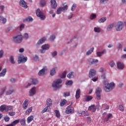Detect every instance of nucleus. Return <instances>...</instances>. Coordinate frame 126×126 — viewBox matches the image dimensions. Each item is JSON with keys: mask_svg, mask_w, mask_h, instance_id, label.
I'll return each mask as SVG.
<instances>
[{"mask_svg": "<svg viewBox=\"0 0 126 126\" xmlns=\"http://www.w3.org/2000/svg\"><path fill=\"white\" fill-rule=\"evenodd\" d=\"M38 75H44L45 74V68H43L41 70H40L38 73Z\"/></svg>", "mask_w": 126, "mask_h": 126, "instance_id": "nucleus-37", "label": "nucleus"}, {"mask_svg": "<svg viewBox=\"0 0 126 126\" xmlns=\"http://www.w3.org/2000/svg\"><path fill=\"white\" fill-rule=\"evenodd\" d=\"M57 69H58L57 67L53 68L50 71V75L52 76L55 75L56 74V70H57Z\"/></svg>", "mask_w": 126, "mask_h": 126, "instance_id": "nucleus-23", "label": "nucleus"}, {"mask_svg": "<svg viewBox=\"0 0 126 126\" xmlns=\"http://www.w3.org/2000/svg\"><path fill=\"white\" fill-rule=\"evenodd\" d=\"M49 108H50V106H46L44 109L41 111L42 114H44V113H46L47 112H49L50 110L49 109Z\"/></svg>", "mask_w": 126, "mask_h": 126, "instance_id": "nucleus-32", "label": "nucleus"}, {"mask_svg": "<svg viewBox=\"0 0 126 126\" xmlns=\"http://www.w3.org/2000/svg\"><path fill=\"white\" fill-rule=\"evenodd\" d=\"M119 110L121 112H124V111H125V107H124V105L121 104L119 105Z\"/></svg>", "mask_w": 126, "mask_h": 126, "instance_id": "nucleus-50", "label": "nucleus"}, {"mask_svg": "<svg viewBox=\"0 0 126 126\" xmlns=\"http://www.w3.org/2000/svg\"><path fill=\"white\" fill-rule=\"evenodd\" d=\"M115 28L117 31H121L124 28V23L122 22H119L116 25Z\"/></svg>", "mask_w": 126, "mask_h": 126, "instance_id": "nucleus-9", "label": "nucleus"}, {"mask_svg": "<svg viewBox=\"0 0 126 126\" xmlns=\"http://www.w3.org/2000/svg\"><path fill=\"white\" fill-rule=\"evenodd\" d=\"M6 73V68H4L0 73V77H3Z\"/></svg>", "mask_w": 126, "mask_h": 126, "instance_id": "nucleus-28", "label": "nucleus"}, {"mask_svg": "<svg viewBox=\"0 0 126 126\" xmlns=\"http://www.w3.org/2000/svg\"><path fill=\"white\" fill-rule=\"evenodd\" d=\"M46 5V1L45 0H41L40 1V6L41 7H44Z\"/></svg>", "mask_w": 126, "mask_h": 126, "instance_id": "nucleus-44", "label": "nucleus"}, {"mask_svg": "<svg viewBox=\"0 0 126 126\" xmlns=\"http://www.w3.org/2000/svg\"><path fill=\"white\" fill-rule=\"evenodd\" d=\"M20 124L22 126H26V120L25 119H22L20 121Z\"/></svg>", "mask_w": 126, "mask_h": 126, "instance_id": "nucleus-40", "label": "nucleus"}, {"mask_svg": "<svg viewBox=\"0 0 126 126\" xmlns=\"http://www.w3.org/2000/svg\"><path fill=\"white\" fill-rule=\"evenodd\" d=\"M113 27H114V24L109 25L107 28V31H111L113 29Z\"/></svg>", "mask_w": 126, "mask_h": 126, "instance_id": "nucleus-34", "label": "nucleus"}, {"mask_svg": "<svg viewBox=\"0 0 126 126\" xmlns=\"http://www.w3.org/2000/svg\"><path fill=\"white\" fill-rule=\"evenodd\" d=\"M109 64L111 66V67H114V66L115 65V63L114 62V61H111L110 63H109Z\"/></svg>", "mask_w": 126, "mask_h": 126, "instance_id": "nucleus-59", "label": "nucleus"}, {"mask_svg": "<svg viewBox=\"0 0 126 126\" xmlns=\"http://www.w3.org/2000/svg\"><path fill=\"white\" fill-rule=\"evenodd\" d=\"M13 92H14V90L12 89V90H8L7 92H6V95H11V94H12V93H13Z\"/></svg>", "mask_w": 126, "mask_h": 126, "instance_id": "nucleus-35", "label": "nucleus"}, {"mask_svg": "<svg viewBox=\"0 0 126 126\" xmlns=\"http://www.w3.org/2000/svg\"><path fill=\"white\" fill-rule=\"evenodd\" d=\"M13 40L14 43L20 44V43H21L23 40V36H22L21 33H19L13 37Z\"/></svg>", "mask_w": 126, "mask_h": 126, "instance_id": "nucleus-1", "label": "nucleus"}, {"mask_svg": "<svg viewBox=\"0 0 126 126\" xmlns=\"http://www.w3.org/2000/svg\"><path fill=\"white\" fill-rule=\"evenodd\" d=\"M114 87H115V83H111L110 84L107 83V84H105V86L104 87V89L106 91V92H110L111 90H112V89H114Z\"/></svg>", "mask_w": 126, "mask_h": 126, "instance_id": "nucleus-2", "label": "nucleus"}, {"mask_svg": "<svg viewBox=\"0 0 126 126\" xmlns=\"http://www.w3.org/2000/svg\"><path fill=\"white\" fill-rule=\"evenodd\" d=\"M68 6L67 5L64 6L63 7H60L57 10L56 13L57 14H61L62 11H65V10H67Z\"/></svg>", "mask_w": 126, "mask_h": 126, "instance_id": "nucleus-6", "label": "nucleus"}, {"mask_svg": "<svg viewBox=\"0 0 126 126\" xmlns=\"http://www.w3.org/2000/svg\"><path fill=\"white\" fill-rule=\"evenodd\" d=\"M89 111H90V112H92L93 113H94V112H96V110H97V107L95 105H91L88 108Z\"/></svg>", "mask_w": 126, "mask_h": 126, "instance_id": "nucleus-12", "label": "nucleus"}, {"mask_svg": "<svg viewBox=\"0 0 126 126\" xmlns=\"http://www.w3.org/2000/svg\"><path fill=\"white\" fill-rule=\"evenodd\" d=\"M20 121L19 119L18 120H16L15 121H14L13 122L11 123V124L14 126H16V125H17V124H18L19 123Z\"/></svg>", "mask_w": 126, "mask_h": 126, "instance_id": "nucleus-45", "label": "nucleus"}, {"mask_svg": "<svg viewBox=\"0 0 126 126\" xmlns=\"http://www.w3.org/2000/svg\"><path fill=\"white\" fill-rule=\"evenodd\" d=\"M34 120V117L33 116L31 115L28 117L27 120V123L28 124H30L31 122H32Z\"/></svg>", "mask_w": 126, "mask_h": 126, "instance_id": "nucleus-24", "label": "nucleus"}, {"mask_svg": "<svg viewBox=\"0 0 126 126\" xmlns=\"http://www.w3.org/2000/svg\"><path fill=\"white\" fill-rule=\"evenodd\" d=\"M76 8V4H73L71 7V10H72V11H73L75 10Z\"/></svg>", "mask_w": 126, "mask_h": 126, "instance_id": "nucleus-58", "label": "nucleus"}, {"mask_svg": "<svg viewBox=\"0 0 126 126\" xmlns=\"http://www.w3.org/2000/svg\"><path fill=\"white\" fill-rule=\"evenodd\" d=\"M54 112L56 114V118L60 119V118H61V113H60V111H59L58 110H55Z\"/></svg>", "mask_w": 126, "mask_h": 126, "instance_id": "nucleus-25", "label": "nucleus"}, {"mask_svg": "<svg viewBox=\"0 0 126 126\" xmlns=\"http://www.w3.org/2000/svg\"><path fill=\"white\" fill-rule=\"evenodd\" d=\"M8 115L11 117H13V116H15V112H9Z\"/></svg>", "mask_w": 126, "mask_h": 126, "instance_id": "nucleus-62", "label": "nucleus"}, {"mask_svg": "<svg viewBox=\"0 0 126 126\" xmlns=\"http://www.w3.org/2000/svg\"><path fill=\"white\" fill-rule=\"evenodd\" d=\"M36 15L38 17H40L41 20H44L46 18V16L44 15V13H43V12H42L39 8L36 10Z\"/></svg>", "mask_w": 126, "mask_h": 126, "instance_id": "nucleus-4", "label": "nucleus"}, {"mask_svg": "<svg viewBox=\"0 0 126 126\" xmlns=\"http://www.w3.org/2000/svg\"><path fill=\"white\" fill-rule=\"evenodd\" d=\"M87 123H88L89 124H90L91 123V121H92V119L91 118V117H87Z\"/></svg>", "mask_w": 126, "mask_h": 126, "instance_id": "nucleus-63", "label": "nucleus"}, {"mask_svg": "<svg viewBox=\"0 0 126 126\" xmlns=\"http://www.w3.org/2000/svg\"><path fill=\"white\" fill-rule=\"evenodd\" d=\"M13 108V106H7L6 105V111H11Z\"/></svg>", "mask_w": 126, "mask_h": 126, "instance_id": "nucleus-48", "label": "nucleus"}, {"mask_svg": "<svg viewBox=\"0 0 126 126\" xmlns=\"http://www.w3.org/2000/svg\"><path fill=\"white\" fill-rule=\"evenodd\" d=\"M95 74H96V71L92 69L90 70V72L89 73V77H90V78H91L94 76H95Z\"/></svg>", "mask_w": 126, "mask_h": 126, "instance_id": "nucleus-13", "label": "nucleus"}, {"mask_svg": "<svg viewBox=\"0 0 126 126\" xmlns=\"http://www.w3.org/2000/svg\"><path fill=\"white\" fill-rule=\"evenodd\" d=\"M94 51V48H91L87 53V56H89L91 54H92V52Z\"/></svg>", "mask_w": 126, "mask_h": 126, "instance_id": "nucleus-42", "label": "nucleus"}, {"mask_svg": "<svg viewBox=\"0 0 126 126\" xmlns=\"http://www.w3.org/2000/svg\"><path fill=\"white\" fill-rule=\"evenodd\" d=\"M0 21H1L3 24H4L6 22V19L2 16H0Z\"/></svg>", "mask_w": 126, "mask_h": 126, "instance_id": "nucleus-41", "label": "nucleus"}, {"mask_svg": "<svg viewBox=\"0 0 126 126\" xmlns=\"http://www.w3.org/2000/svg\"><path fill=\"white\" fill-rule=\"evenodd\" d=\"M46 41V38L45 37H43L41 39H39V41L36 44V46L38 47V46H40V45H42L44 42Z\"/></svg>", "mask_w": 126, "mask_h": 126, "instance_id": "nucleus-17", "label": "nucleus"}, {"mask_svg": "<svg viewBox=\"0 0 126 126\" xmlns=\"http://www.w3.org/2000/svg\"><path fill=\"white\" fill-rule=\"evenodd\" d=\"M95 18H96V14H92L90 16V19L92 20L93 19H95Z\"/></svg>", "mask_w": 126, "mask_h": 126, "instance_id": "nucleus-53", "label": "nucleus"}, {"mask_svg": "<svg viewBox=\"0 0 126 126\" xmlns=\"http://www.w3.org/2000/svg\"><path fill=\"white\" fill-rule=\"evenodd\" d=\"M33 59L34 61H38L39 60V57L38 55H35L33 57Z\"/></svg>", "mask_w": 126, "mask_h": 126, "instance_id": "nucleus-64", "label": "nucleus"}, {"mask_svg": "<svg viewBox=\"0 0 126 126\" xmlns=\"http://www.w3.org/2000/svg\"><path fill=\"white\" fill-rule=\"evenodd\" d=\"M19 4L21 6L24 7L25 9L28 7V6H27V3L24 0H20Z\"/></svg>", "mask_w": 126, "mask_h": 126, "instance_id": "nucleus-11", "label": "nucleus"}, {"mask_svg": "<svg viewBox=\"0 0 126 126\" xmlns=\"http://www.w3.org/2000/svg\"><path fill=\"white\" fill-rule=\"evenodd\" d=\"M30 96H34V94H36V87H34L32 88L30 92Z\"/></svg>", "mask_w": 126, "mask_h": 126, "instance_id": "nucleus-14", "label": "nucleus"}, {"mask_svg": "<svg viewBox=\"0 0 126 126\" xmlns=\"http://www.w3.org/2000/svg\"><path fill=\"white\" fill-rule=\"evenodd\" d=\"M73 83L72 81L68 80L66 82L65 84L66 85H72Z\"/></svg>", "mask_w": 126, "mask_h": 126, "instance_id": "nucleus-52", "label": "nucleus"}, {"mask_svg": "<svg viewBox=\"0 0 126 126\" xmlns=\"http://www.w3.org/2000/svg\"><path fill=\"white\" fill-rule=\"evenodd\" d=\"M50 2L51 3V7L53 9L57 8V6H58V4H57V1L56 0H51Z\"/></svg>", "mask_w": 126, "mask_h": 126, "instance_id": "nucleus-16", "label": "nucleus"}, {"mask_svg": "<svg viewBox=\"0 0 126 126\" xmlns=\"http://www.w3.org/2000/svg\"><path fill=\"white\" fill-rule=\"evenodd\" d=\"M27 57H25L24 55H20L18 57V63H24L27 62Z\"/></svg>", "mask_w": 126, "mask_h": 126, "instance_id": "nucleus-5", "label": "nucleus"}, {"mask_svg": "<svg viewBox=\"0 0 126 126\" xmlns=\"http://www.w3.org/2000/svg\"><path fill=\"white\" fill-rule=\"evenodd\" d=\"M42 49L40 50L41 53L44 54L46 50L50 49V46L48 44H44L41 46Z\"/></svg>", "mask_w": 126, "mask_h": 126, "instance_id": "nucleus-10", "label": "nucleus"}, {"mask_svg": "<svg viewBox=\"0 0 126 126\" xmlns=\"http://www.w3.org/2000/svg\"><path fill=\"white\" fill-rule=\"evenodd\" d=\"M63 95L64 97H68V96H70V93L68 92H67L64 93L63 94Z\"/></svg>", "mask_w": 126, "mask_h": 126, "instance_id": "nucleus-54", "label": "nucleus"}, {"mask_svg": "<svg viewBox=\"0 0 126 126\" xmlns=\"http://www.w3.org/2000/svg\"><path fill=\"white\" fill-rule=\"evenodd\" d=\"M67 77H68V78H73V77H74V76L73 75V72H70V73H69L67 75Z\"/></svg>", "mask_w": 126, "mask_h": 126, "instance_id": "nucleus-38", "label": "nucleus"}, {"mask_svg": "<svg viewBox=\"0 0 126 126\" xmlns=\"http://www.w3.org/2000/svg\"><path fill=\"white\" fill-rule=\"evenodd\" d=\"M98 61L97 59H93V61L90 63V64H93L95 63H98Z\"/></svg>", "mask_w": 126, "mask_h": 126, "instance_id": "nucleus-55", "label": "nucleus"}, {"mask_svg": "<svg viewBox=\"0 0 126 126\" xmlns=\"http://www.w3.org/2000/svg\"><path fill=\"white\" fill-rule=\"evenodd\" d=\"M29 38V36L28 35V33H26L24 35V38L25 39V40H27Z\"/></svg>", "mask_w": 126, "mask_h": 126, "instance_id": "nucleus-60", "label": "nucleus"}, {"mask_svg": "<svg viewBox=\"0 0 126 126\" xmlns=\"http://www.w3.org/2000/svg\"><path fill=\"white\" fill-rule=\"evenodd\" d=\"M117 67L119 69H123V68H125V65L122 63L118 62L117 63Z\"/></svg>", "mask_w": 126, "mask_h": 126, "instance_id": "nucleus-20", "label": "nucleus"}, {"mask_svg": "<svg viewBox=\"0 0 126 126\" xmlns=\"http://www.w3.org/2000/svg\"><path fill=\"white\" fill-rule=\"evenodd\" d=\"M105 52H106V50H105L102 51L97 52L96 53L97 57H101V56L103 55V54H104Z\"/></svg>", "mask_w": 126, "mask_h": 126, "instance_id": "nucleus-33", "label": "nucleus"}, {"mask_svg": "<svg viewBox=\"0 0 126 126\" xmlns=\"http://www.w3.org/2000/svg\"><path fill=\"white\" fill-rule=\"evenodd\" d=\"M28 99H26L24 102L23 104V109H24V110H26V109H27V107H28Z\"/></svg>", "mask_w": 126, "mask_h": 126, "instance_id": "nucleus-19", "label": "nucleus"}, {"mask_svg": "<svg viewBox=\"0 0 126 126\" xmlns=\"http://www.w3.org/2000/svg\"><path fill=\"white\" fill-rule=\"evenodd\" d=\"M86 102H89L93 99V97L90 95H86L84 96Z\"/></svg>", "mask_w": 126, "mask_h": 126, "instance_id": "nucleus-21", "label": "nucleus"}, {"mask_svg": "<svg viewBox=\"0 0 126 126\" xmlns=\"http://www.w3.org/2000/svg\"><path fill=\"white\" fill-rule=\"evenodd\" d=\"M94 31L96 33H100L101 32V30L100 29V28L94 27Z\"/></svg>", "mask_w": 126, "mask_h": 126, "instance_id": "nucleus-46", "label": "nucleus"}, {"mask_svg": "<svg viewBox=\"0 0 126 126\" xmlns=\"http://www.w3.org/2000/svg\"><path fill=\"white\" fill-rule=\"evenodd\" d=\"M80 114H81V116H84V117H87V116H89V114L87 111H82L81 113H80Z\"/></svg>", "mask_w": 126, "mask_h": 126, "instance_id": "nucleus-29", "label": "nucleus"}, {"mask_svg": "<svg viewBox=\"0 0 126 126\" xmlns=\"http://www.w3.org/2000/svg\"><path fill=\"white\" fill-rule=\"evenodd\" d=\"M102 90L100 88H97L95 91L96 98L97 100H101V92Z\"/></svg>", "mask_w": 126, "mask_h": 126, "instance_id": "nucleus-8", "label": "nucleus"}, {"mask_svg": "<svg viewBox=\"0 0 126 126\" xmlns=\"http://www.w3.org/2000/svg\"><path fill=\"white\" fill-rule=\"evenodd\" d=\"M74 108L72 107L71 105H69L67 107L65 113L67 115H69L70 114H74Z\"/></svg>", "mask_w": 126, "mask_h": 126, "instance_id": "nucleus-7", "label": "nucleus"}, {"mask_svg": "<svg viewBox=\"0 0 126 126\" xmlns=\"http://www.w3.org/2000/svg\"><path fill=\"white\" fill-rule=\"evenodd\" d=\"M4 120L5 122H9V120H10V118H9L8 116H6L4 118Z\"/></svg>", "mask_w": 126, "mask_h": 126, "instance_id": "nucleus-56", "label": "nucleus"}, {"mask_svg": "<svg viewBox=\"0 0 126 126\" xmlns=\"http://www.w3.org/2000/svg\"><path fill=\"white\" fill-rule=\"evenodd\" d=\"M109 0H100V3H103V4H105V3H107L108 2Z\"/></svg>", "mask_w": 126, "mask_h": 126, "instance_id": "nucleus-57", "label": "nucleus"}, {"mask_svg": "<svg viewBox=\"0 0 126 126\" xmlns=\"http://www.w3.org/2000/svg\"><path fill=\"white\" fill-rule=\"evenodd\" d=\"M62 82L63 81H62V79H58L53 82L52 84V87H53L54 88H60L62 86L59 87V85L61 84V83H62Z\"/></svg>", "mask_w": 126, "mask_h": 126, "instance_id": "nucleus-3", "label": "nucleus"}, {"mask_svg": "<svg viewBox=\"0 0 126 126\" xmlns=\"http://www.w3.org/2000/svg\"><path fill=\"white\" fill-rule=\"evenodd\" d=\"M81 94V92L80 91V89H78L76 91V94H75L76 99H79V98H80Z\"/></svg>", "mask_w": 126, "mask_h": 126, "instance_id": "nucleus-18", "label": "nucleus"}, {"mask_svg": "<svg viewBox=\"0 0 126 126\" xmlns=\"http://www.w3.org/2000/svg\"><path fill=\"white\" fill-rule=\"evenodd\" d=\"M24 21L25 22H32L33 21V18H32L31 17H28L26 18Z\"/></svg>", "mask_w": 126, "mask_h": 126, "instance_id": "nucleus-31", "label": "nucleus"}, {"mask_svg": "<svg viewBox=\"0 0 126 126\" xmlns=\"http://www.w3.org/2000/svg\"><path fill=\"white\" fill-rule=\"evenodd\" d=\"M55 39H56V35H51L50 37V40H51V41H54Z\"/></svg>", "mask_w": 126, "mask_h": 126, "instance_id": "nucleus-61", "label": "nucleus"}, {"mask_svg": "<svg viewBox=\"0 0 126 126\" xmlns=\"http://www.w3.org/2000/svg\"><path fill=\"white\" fill-rule=\"evenodd\" d=\"M65 104H66V100H65V99H63V100L60 102V106H61V107H63V106H64V105H65Z\"/></svg>", "mask_w": 126, "mask_h": 126, "instance_id": "nucleus-43", "label": "nucleus"}, {"mask_svg": "<svg viewBox=\"0 0 126 126\" xmlns=\"http://www.w3.org/2000/svg\"><path fill=\"white\" fill-rule=\"evenodd\" d=\"M66 76V71H64L62 74L60 76V77L61 78H65V77Z\"/></svg>", "mask_w": 126, "mask_h": 126, "instance_id": "nucleus-49", "label": "nucleus"}, {"mask_svg": "<svg viewBox=\"0 0 126 126\" xmlns=\"http://www.w3.org/2000/svg\"><path fill=\"white\" fill-rule=\"evenodd\" d=\"M32 110H33V107H30L28 109H27L26 111V112H25L26 115H29L30 113H31V112H32Z\"/></svg>", "mask_w": 126, "mask_h": 126, "instance_id": "nucleus-30", "label": "nucleus"}, {"mask_svg": "<svg viewBox=\"0 0 126 126\" xmlns=\"http://www.w3.org/2000/svg\"><path fill=\"white\" fill-rule=\"evenodd\" d=\"M102 108L104 111H106V110H109L110 109V106L107 104H103L102 105Z\"/></svg>", "mask_w": 126, "mask_h": 126, "instance_id": "nucleus-39", "label": "nucleus"}, {"mask_svg": "<svg viewBox=\"0 0 126 126\" xmlns=\"http://www.w3.org/2000/svg\"><path fill=\"white\" fill-rule=\"evenodd\" d=\"M6 90V87H3L0 90V96H2Z\"/></svg>", "mask_w": 126, "mask_h": 126, "instance_id": "nucleus-26", "label": "nucleus"}, {"mask_svg": "<svg viewBox=\"0 0 126 126\" xmlns=\"http://www.w3.org/2000/svg\"><path fill=\"white\" fill-rule=\"evenodd\" d=\"M46 105L50 107L53 105V100L50 98H48L46 100Z\"/></svg>", "mask_w": 126, "mask_h": 126, "instance_id": "nucleus-22", "label": "nucleus"}, {"mask_svg": "<svg viewBox=\"0 0 126 126\" xmlns=\"http://www.w3.org/2000/svg\"><path fill=\"white\" fill-rule=\"evenodd\" d=\"M106 20H107V18L102 17L98 20V22H99V23H104V22H105V21H106Z\"/></svg>", "mask_w": 126, "mask_h": 126, "instance_id": "nucleus-36", "label": "nucleus"}, {"mask_svg": "<svg viewBox=\"0 0 126 126\" xmlns=\"http://www.w3.org/2000/svg\"><path fill=\"white\" fill-rule=\"evenodd\" d=\"M104 119V122H108V121H109V120H110V119H112V118H113V114H112V113H109L108 114H107L106 117H103Z\"/></svg>", "mask_w": 126, "mask_h": 126, "instance_id": "nucleus-15", "label": "nucleus"}, {"mask_svg": "<svg viewBox=\"0 0 126 126\" xmlns=\"http://www.w3.org/2000/svg\"><path fill=\"white\" fill-rule=\"evenodd\" d=\"M38 84V80L36 79H32V84H33V85H36V84Z\"/></svg>", "mask_w": 126, "mask_h": 126, "instance_id": "nucleus-51", "label": "nucleus"}, {"mask_svg": "<svg viewBox=\"0 0 126 126\" xmlns=\"http://www.w3.org/2000/svg\"><path fill=\"white\" fill-rule=\"evenodd\" d=\"M5 110H6V105L3 104L0 106V112H3V111H5Z\"/></svg>", "mask_w": 126, "mask_h": 126, "instance_id": "nucleus-27", "label": "nucleus"}, {"mask_svg": "<svg viewBox=\"0 0 126 126\" xmlns=\"http://www.w3.org/2000/svg\"><path fill=\"white\" fill-rule=\"evenodd\" d=\"M10 61L12 64H14V63H15V61H14V57L13 56H11L10 57Z\"/></svg>", "mask_w": 126, "mask_h": 126, "instance_id": "nucleus-47", "label": "nucleus"}]
</instances>
